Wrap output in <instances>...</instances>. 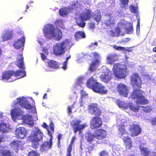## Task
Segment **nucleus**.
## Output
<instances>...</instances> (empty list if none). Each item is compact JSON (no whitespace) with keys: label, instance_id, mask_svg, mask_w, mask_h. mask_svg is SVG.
Returning <instances> with one entry per match:
<instances>
[{"label":"nucleus","instance_id":"nucleus-56","mask_svg":"<svg viewBox=\"0 0 156 156\" xmlns=\"http://www.w3.org/2000/svg\"><path fill=\"white\" fill-rule=\"evenodd\" d=\"M40 54L41 58L43 60H44L47 59L46 56L44 55V54L43 53H41Z\"/></svg>","mask_w":156,"mask_h":156},{"label":"nucleus","instance_id":"nucleus-48","mask_svg":"<svg viewBox=\"0 0 156 156\" xmlns=\"http://www.w3.org/2000/svg\"><path fill=\"white\" fill-rule=\"evenodd\" d=\"M77 24L78 26L83 28L85 26L86 23L82 20L80 23L77 22Z\"/></svg>","mask_w":156,"mask_h":156},{"label":"nucleus","instance_id":"nucleus-8","mask_svg":"<svg viewBox=\"0 0 156 156\" xmlns=\"http://www.w3.org/2000/svg\"><path fill=\"white\" fill-rule=\"evenodd\" d=\"M81 122V120H73L71 125L74 133H76L78 131H79V133L80 134L81 130L87 126L86 124H84L82 125L80 124Z\"/></svg>","mask_w":156,"mask_h":156},{"label":"nucleus","instance_id":"nucleus-25","mask_svg":"<svg viewBox=\"0 0 156 156\" xmlns=\"http://www.w3.org/2000/svg\"><path fill=\"white\" fill-rule=\"evenodd\" d=\"M90 126L92 129H96L98 128V117L97 116L92 118Z\"/></svg>","mask_w":156,"mask_h":156},{"label":"nucleus","instance_id":"nucleus-26","mask_svg":"<svg viewBox=\"0 0 156 156\" xmlns=\"http://www.w3.org/2000/svg\"><path fill=\"white\" fill-rule=\"evenodd\" d=\"M139 149L141 153L144 156H149L150 154V151L148 150L147 147H144L140 145L139 147Z\"/></svg>","mask_w":156,"mask_h":156},{"label":"nucleus","instance_id":"nucleus-14","mask_svg":"<svg viewBox=\"0 0 156 156\" xmlns=\"http://www.w3.org/2000/svg\"><path fill=\"white\" fill-rule=\"evenodd\" d=\"M117 90L119 94L125 97H127L128 90L126 85L121 83L119 84L117 87Z\"/></svg>","mask_w":156,"mask_h":156},{"label":"nucleus","instance_id":"nucleus-46","mask_svg":"<svg viewBox=\"0 0 156 156\" xmlns=\"http://www.w3.org/2000/svg\"><path fill=\"white\" fill-rule=\"evenodd\" d=\"M28 156H40V154L37 151H31L29 153Z\"/></svg>","mask_w":156,"mask_h":156},{"label":"nucleus","instance_id":"nucleus-22","mask_svg":"<svg viewBox=\"0 0 156 156\" xmlns=\"http://www.w3.org/2000/svg\"><path fill=\"white\" fill-rule=\"evenodd\" d=\"M53 142L52 140L50 139L49 141L44 142L41 145V147L44 150L49 149L51 147Z\"/></svg>","mask_w":156,"mask_h":156},{"label":"nucleus","instance_id":"nucleus-20","mask_svg":"<svg viewBox=\"0 0 156 156\" xmlns=\"http://www.w3.org/2000/svg\"><path fill=\"white\" fill-rule=\"evenodd\" d=\"M13 36V32L12 31L5 30L2 36L3 41H7L11 39L12 38Z\"/></svg>","mask_w":156,"mask_h":156},{"label":"nucleus","instance_id":"nucleus-7","mask_svg":"<svg viewBox=\"0 0 156 156\" xmlns=\"http://www.w3.org/2000/svg\"><path fill=\"white\" fill-rule=\"evenodd\" d=\"M68 42L65 41L55 44L53 47V53L56 56H60L65 53L66 47V44Z\"/></svg>","mask_w":156,"mask_h":156},{"label":"nucleus","instance_id":"nucleus-33","mask_svg":"<svg viewBox=\"0 0 156 156\" xmlns=\"http://www.w3.org/2000/svg\"><path fill=\"white\" fill-rule=\"evenodd\" d=\"M9 130V128L6 124L2 123L0 124V131L2 133L7 132Z\"/></svg>","mask_w":156,"mask_h":156},{"label":"nucleus","instance_id":"nucleus-60","mask_svg":"<svg viewBox=\"0 0 156 156\" xmlns=\"http://www.w3.org/2000/svg\"><path fill=\"white\" fill-rule=\"evenodd\" d=\"M129 0H121V2L123 5L127 4L128 3Z\"/></svg>","mask_w":156,"mask_h":156},{"label":"nucleus","instance_id":"nucleus-39","mask_svg":"<svg viewBox=\"0 0 156 156\" xmlns=\"http://www.w3.org/2000/svg\"><path fill=\"white\" fill-rule=\"evenodd\" d=\"M59 12L61 16L64 17L67 15V11L66 9L62 8L59 10Z\"/></svg>","mask_w":156,"mask_h":156},{"label":"nucleus","instance_id":"nucleus-4","mask_svg":"<svg viewBox=\"0 0 156 156\" xmlns=\"http://www.w3.org/2000/svg\"><path fill=\"white\" fill-rule=\"evenodd\" d=\"M55 30L53 26L51 25L44 27L43 29V33L47 38L50 39L51 37H55L56 40L59 41L62 38V32L59 30L57 32H55Z\"/></svg>","mask_w":156,"mask_h":156},{"label":"nucleus","instance_id":"nucleus-2","mask_svg":"<svg viewBox=\"0 0 156 156\" xmlns=\"http://www.w3.org/2000/svg\"><path fill=\"white\" fill-rule=\"evenodd\" d=\"M118 133L119 137L122 139L126 146L130 149L132 147V141L129 136V133L126 130L124 125H119L118 127Z\"/></svg>","mask_w":156,"mask_h":156},{"label":"nucleus","instance_id":"nucleus-42","mask_svg":"<svg viewBox=\"0 0 156 156\" xmlns=\"http://www.w3.org/2000/svg\"><path fill=\"white\" fill-rule=\"evenodd\" d=\"M141 107L143 108V111L146 113L151 112L152 109L151 107L149 106H142Z\"/></svg>","mask_w":156,"mask_h":156},{"label":"nucleus","instance_id":"nucleus-43","mask_svg":"<svg viewBox=\"0 0 156 156\" xmlns=\"http://www.w3.org/2000/svg\"><path fill=\"white\" fill-rule=\"evenodd\" d=\"M2 156H12V152L10 150H4L2 152Z\"/></svg>","mask_w":156,"mask_h":156},{"label":"nucleus","instance_id":"nucleus-59","mask_svg":"<svg viewBox=\"0 0 156 156\" xmlns=\"http://www.w3.org/2000/svg\"><path fill=\"white\" fill-rule=\"evenodd\" d=\"M94 45L97 46L98 45V43L97 42H95L94 43H91L89 46V47L90 48L93 47Z\"/></svg>","mask_w":156,"mask_h":156},{"label":"nucleus","instance_id":"nucleus-18","mask_svg":"<svg viewBox=\"0 0 156 156\" xmlns=\"http://www.w3.org/2000/svg\"><path fill=\"white\" fill-rule=\"evenodd\" d=\"M112 73L111 72H104L100 75L101 80L105 82H108L112 78Z\"/></svg>","mask_w":156,"mask_h":156},{"label":"nucleus","instance_id":"nucleus-36","mask_svg":"<svg viewBox=\"0 0 156 156\" xmlns=\"http://www.w3.org/2000/svg\"><path fill=\"white\" fill-rule=\"evenodd\" d=\"M115 20L112 17H110L109 20H107L105 23L107 27H111L115 24Z\"/></svg>","mask_w":156,"mask_h":156},{"label":"nucleus","instance_id":"nucleus-55","mask_svg":"<svg viewBox=\"0 0 156 156\" xmlns=\"http://www.w3.org/2000/svg\"><path fill=\"white\" fill-rule=\"evenodd\" d=\"M118 102V104L119 107H123V102L122 101H119Z\"/></svg>","mask_w":156,"mask_h":156},{"label":"nucleus","instance_id":"nucleus-45","mask_svg":"<svg viewBox=\"0 0 156 156\" xmlns=\"http://www.w3.org/2000/svg\"><path fill=\"white\" fill-rule=\"evenodd\" d=\"M79 5V3L77 2H73L70 5V8L72 9H76Z\"/></svg>","mask_w":156,"mask_h":156},{"label":"nucleus","instance_id":"nucleus-51","mask_svg":"<svg viewBox=\"0 0 156 156\" xmlns=\"http://www.w3.org/2000/svg\"><path fill=\"white\" fill-rule=\"evenodd\" d=\"M49 126L51 130L52 131L53 133L54 131V124L52 121H51L50 122L49 124Z\"/></svg>","mask_w":156,"mask_h":156},{"label":"nucleus","instance_id":"nucleus-38","mask_svg":"<svg viewBox=\"0 0 156 156\" xmlns=\"http://www.w3.org/2000/svg\"><path fill=\"white\" fill-rule=\"evenodd\" d=\"M127 24L129 26V27L126 28V30L127 33L129 34L132 33L133 30V24L130 23H128Z\"/></svg>","mask_w":156,"mask_h":156},{"label":"nucleus","instance_id":"nucleus-6","mask_svg":"<svg viewBox=\"0 0 156 156\" xmlns=\"http://www.w3.org/2000/svg\"><path fill=\"white\" fill-rule=\"evenodd\" d=\"M130 84L134 88L140 89L142 84L141 77L136 73H133L130 77Z\"/></svg>","mask_w":156,"mask_h":156},{"label":"nucleus","instance_id":"nucleus-37","mask_svg":"<svg viewBox=\"0 0 156 156\" xmlns=\"http://www.w3.org/2000/svg\"><path fill=\"white\" fill-rule=\"evenodd\" d=\"M112 35L114 37H118L120 32V29L119 27H116L115 30V31H111Z\"/></svg>","mask_w":156,"mask_h":156},{"label":"nucleus","instance_id":"nucleus-30","mask_svg":"<svg viewBox=\"0 0 156 156\" xmlns=\"http://www.w3.org/2000/svg\"><path fill=\"white\" fill-rule=\"evenodd\" d=\"M24 122L26 124L31 126L34 124L31 115L25 116L24 118Z\"/></svg>","mask_w":156,"mask_h":156},{"label":"nucleus","instance_id":"nucleus-62","mask_svg":"<svg viewBox=\"0 0 156 156\" xmlns=\"http://www.w3.org/2000/svg\"><path fill=\"white\" fill-rule=\"evenodd\" d=\"M151 122L153 125H156V117L154 118L152 120Z\"/></svg>","mask_w":156,"mask_h":156},{"label":"nucleus","instance_id":"nucleus-44","mask_svg":"<svg viewBox=\"0 0 156 156\" xmlns=\"http://www.w3.org/2000/svg\"><path fill=\"white\" fill-rule=\"evenodd\" d=\"M95 136L91 134H88L87 136H86L87 140L89 142L93 141L94 138Z\"/></svg>","mask_w":156,"mask_h":156},{"label":"nucleus","instance_id":"nucleus-52","mask_svg":"<svg viewBox=\"0 0 156 156\" xmlns=\"http://www.w3.org/2000/svg\"><path fill=\"white\" fill-rule=\"evenodd\" d=\"M11 117L12 119H15L16 117V114L15 112L14 111L11 112Z\"/></svg>","mask_w":156,"mask_h":156},{"label":"nucleus","instance_id":"nucleus-19","mask_svg":"<svg viewBox=\"0 0 156 156\" xmlns=\"http://www.w3.org/2000/svg\"><path fill=\"white\" fill-rule=\"evenodd\" d=\"M25 42V37L23 36L14 42L13 46L16 48L19 49L23 46Z\"/></svg>","mask_w":156,"mask_h":156},{"label":"nucleus","instance_id":"nucleus-53","mask_svg":"<svg viewBox=\"0 0 156 156\" xmlns=\"http://www.w3.org/2000/svg\"><path fill=\"white\" fill-rule=\"evenodd\" d=\"M89 27L90 29H93L95 27V24L94 23H89Z\"/></svg>","mask_w":156,"mask_h":156},{"label":"nucleus","instance_id":"nucleus-24","mask_svg":"<svg viewBox=\"0 0 156 156\" xmlns=\"http://www.w3.org/2000/svg\"><path fill=\"white\" fill-rule=\"evenodd\" d=\"M74 36L75 39L77 41L86 37L85 33L83 31H78L76 32Z\"/></svg>","mask_w":156,"mask_h":156},{"label":"nucleus","instance_id":"nucleus-15","mask_svg":"<svg viewBox=\"0 0 156 156\" xmlns=\"http://www.w3.org/2000/svg\"><path fill=\"white\" fill-rule=\"evenodd\" d=\"M17 103L19 104L22 107L27 109H30L32 108V106L30 104L27 102V101L23 97L18 98Z\"/></svg>","mask_w":156,"mask_h":156},{"label":"nucleus","instance_id":"nucleus-17","mask_svg":"<svg viewBox=\"0 0 156 156\" xmlns=\"http://www.w3.org/2000/svg\"><path fill=\"white\" fill-rule=\"evenodd\" d=\"M23 60V57L22 54H20L17 55L16 65L19 68L22 69H25Z\"/></svg>","mask_w":156,"mask_h":156},{"label":"nucleus","instance_id":"nucleus-10","mask_svg":"<svg viewBox=\"0 0 156 156\" xmlns=\"http://www.w3.org/2000/svg\"><path fill=\"white\" fill-rule=\"evenodd\" d=\"M93 17V20L98 22V17H95L94 15H93L92 12L89 9H86L85 11H83L80 18L83 21H85L90 20L91 18Z\"/></svg>","mask_w":156,"mask_h":156},{"label":"nucleus","instance_id":"nucleus-21","mask_svg":"<svg viewBox=\"0 0 156 156\" xmlns=\"http://www.w3.org/2000/svg\"><path fill=\"white\" fill-rule=\"evenodd\" d=\"M89 112L93 115H97L98 112V105L96 103H92L88 105Z\"/></svg>","mask_w":156,"mask_h":156},{"label":"nucleus","instance_id":"nucleus-57","mask_svg":"<svg viewBox=\"0 0 156 156\" xmlns=\"http://www.w3.org/2000/svg\"><path fill=\"white\" fill-rule=\"evenodd\" d=\"M48 135L50 136V139H51V140H52L53 139V136L51 132H50L48 129Z\"/></svg>","mask_w":156,"mask_h":156},{"label":"nucleus","instance_id":"nucleus-64","mask_svg":"<svg viewBox=\"0 0 156 156\" xmlns=\"http://www.w3.org/2000/svg\"><path fill=\"white\" fill-rule=\"evenodd\" d=\"M66 156H71V152L67 151V154Z\"/></svg>","mask_w":156,"mask_h":156},{"label":"nucleus","instance_id":"nucleus-50","mask_svg":"<svg viewBox=\"0 0 156 156\" xmlns=\"http://www.w3.org/2000/svg\"><path fill=\"white\" fill-rule=\"evenodd\" d=\"M81 96V98L84 97L85 96H87L88 94L84 90H82L80 91Z\"/></svg>","mask_w":156,"mask_h":156},{"label":"nucleus","instance_id":"nucleus-9","mask_svg":"<svg viewBox=\"0 0 156 156\" xmlns=\"http://www.w3.org/2000/svg\"><path fill=\"white\" fill-rule=\"evenodd\" d=\"M129 130L131 131V136L132 137L137 136L141 132V129L140 126L134 123L130 125Z\"/></svg>","mask_w":156,"mask_h":156},{"label":"nucleus","instance_id":"nucleus-34","mask_svg":"<svg viewBox=\"0 0 156 156\" xmlns=\"http://www.w3.org/2000/svg\"><path fill=\"white\" fill-rule=\"evenodd\" d=\"M98 63V59H96L95 61L92 62L90 65V67L89 69V71L91 72H93L95 71L96 68V65Z\"/></svg>","mask_w":156,"mask_h":156},{"label":"nucleus","instance_id":"nucleus-5","mask_svg":"<svg viewBox=\"0 0 156 156\" xmlns=\"http://www.w3.org/2000/svg\"><path fill=\"white\" fill-rule=\"evenodd\" d=\"M119 64H115L113 65V73L115 77L118 79L125 78L129 73L127 69L126 66L124 68L119 67Z\"/></svg>","mask_w":156,"mask_h":156},{"label":"nucleus","instance_id":"nucleus-54","mask_svg":"<svg viewBox=\"0 0 156 156\" xmlns=\"http://www.w3.org/2000/svg\"><path fill=\"white\" fill-rule=\"evenodd\" d=\"M67 62H66V61H65L63 62V66L62 67V68L65 69L67 68Z\"/></svg>","mask_w":156,"mask_h":156},{"label":"nucleus","instance_id":"nucleus-1","mask_svg":"<svg viewBox=\"0 0 156 156\" xmlns=\"http://www.w3.org/2000/svg\"><path fill=\"white\" fill-rule=\"evenodd\" d=\"M43 133L39 129L32 131L28 137L29 140L31 142V147L34 149L38 148L40 144L39 142L42 141Z\"/></svg>","mask_w":156,"mask_h":156},{"label":"nucleus","instance_id":"nucleus-11","mask_svg":"<svg viewBox=\"0 0 156 156\" xmlns=\"http://www.w3.org/2000/svg\"><path fill=\"white\" fill-rule=\"evenodd\" d=\"M87 87L91 89L94 92L98 93V82L95 80L93 77H90L87 82Z\"/></svg>","mask_w":156,"mask_h":156},{"label":"nucleus","instance_id":"nucleus-23","mask_svg":"<svg viewBox=\"0 0 156 156\" xmlns=\"http://www.w3.org/2000/svg\"><path fill=\"white\" fill-rule=\"evenodd\" d=\"M117 55L115 54H111L108 55L107 57V63L112 65L116 60Z\"/></svg>","mask_w":156,"mask_h":156},{"label":"nucleus","instance_id":"nucleus-58","mask_svg":"<svg viewBox=\"0 0 156 156\" xmlns=\"http://www.w3.org/2000/svg\"><path fill=\"white\" fill-rule=\"evenodd\" d=\"M102 125V121L101 119L98 117V127L99 126H101Z\"/></svg>","mask_w":156,"mask_h":156},{"label":"nucleus","instance_id":"nucleus-40","mask_svg":"<svg viewBox=\"0 0 156 156\" xmlns=\"http://www.w3.org/2000/svg\"><path fill=\"white\" fill-rule=\"evenodd\" d=\"M75 139V137L73 136L71 140L70 144L69 145L68 147L67 148V151L71 152L72 148L73 147V145L74 142V140Z\"/></svg>","mask_w":156,"mask_h":156},{"label":"nucleus","instance_id":"nucleus-49","mask_svg":"<svg viewBox=\"0 0 156 156\" xmlns=\"http://www.w3.org/2000/svg\"><path fill=\"white\" fill-rule=\"evenodd\" d=\"M74 105L73 104L71 106H68L67 108V111L69 113H71L72 112V109L73 108H74Z\"/></svg>","mask_w":156,"mask_h":156},{"label":"nucleus","instance_id":"nucleus-13","mask_svg":"<svg viewBox=\"0 0 156 156\" xmlns=\"http://www.w3.org/2000/svg\"><path fill=\"white\" fill-rule=\"evenodd\" d=\"M46 65L44 67L45 70L47 71H51L48 67L54 69H57L59 68L58 63L54 60H50L46 63Z\"/></svg>","mask_w":156,"mask_h":156},{"label":"nucleus","instance_id":"nucleus-31","mask_svg":"<svg viewBox=\"0 0 156 156\" xmlns=\"http://www.w3.org/2000/svg\"><path fill=\"white\" fill-rule=\"evenodd\" d=\"M128 106L131 111L133 112H138L139 110L140 106H139L135 105L131 103H128Z\"/></svg>","mask_w":156,"mask_h":156},{"label":"nucleus","instance_id":"nucleus-29","mask_svg":"<svg viewBox=\"0 0 156 156\" xmlns=\"http://www.w3.org/2000/svg\"><path fill=\"white\" fill-rule=\"evenodd\" d=\"M14 76L15 77L20 76L22 78L26 75V72L24 71L18 70L16 71H14Z\"/></svg>","mask_w":156,"mask_h":156},{"label":"nucleus","instance_id":"nucleus-41","mask_svg":"<svg viewBox=\"0 0 156 156\" xmlns=\"http://www.w3.org/2000/svg\"><path fill=\"white\" fill-rule=\"evenodd\" d=\"M130 11L132 13H138V8L137 7L133 6L132 5H131L129 6Z\"/></svg>","mask_w":156,"mask_h":156},{"label":"nucleus","instance_id":"nucleus-3","mask_svg":"<svg viewBox=\"0 0 156 156\" xmlns=\"http://www.w3.org/2000/svg\"><path fill=\"white\" fill-rule=\"evenodd\" d=\"M144 91L135 88L131 94V98L136 100V103L140 105H146L149 103L148 100L143 95Z\"/></svg>","mask_w":156,"mask_h":156},{"label":"nucleus","instance_id":"nucleus-28","mask_svg":"<svg viewBox=\"0 0 156 156\" xmlns=\"http://www.w3.org/2000/svg\"><path fill=\"white\" fill-rule=\"evenodd\" d=\"M106 135V131L105 130L100 129H98V139H102L105 138Z\"/></svg>","mask_w":156,"mask_h":156},{"label":"nucleus","instance_id":"nucleus-32","mask_svg":"<svg viewBox=\"0 0 156 156\" xmlns=\"http://www.w3.org/2000/svg\"><path fill=\"white\" fill-rule=\"evenodd\" d=\"M107 91L105 87L98 83V93L101 94H105L107 93Z\"/></svg>","mask_w":156,"mask_h":156},{"label":"nucleus","instance_id":"nucleus-63","mask_svg":"<svg viewBox=\"0 0 156 156\" xmlns=\"http://www.w3.org/2000/svg\"><path fill=\"white\" fill-rule=\"evenodd\" d=\"M62 135L61 134H59L57 138L58 140H60L61 139Z\"/></svg>","mask_w":156,"mask_h":156},{"label":"nucleus","instance_id":"nucleus-35","mask_svg":"<svg viewBox=\"0 0 156 156\" xmlns=\"http://www.w3.org/2000/svg\"><path fill=\"white\" fill-rule=\"evenodd\" d=\"M11 144L12 147L18 149L21 146V142L19 140L13 141L11 142Z\"/></svg>","mask_w":156,"mask_h":156},{"label":"nucleus","instance_id":"nucleus-16","mask_svg":"<svg viewBox=\"0 0 156 156\" xmlns=\"http://www.w3.org/2000/svg\"><path fill=\"white\" fill-rule=\"evenodd\" d=\"M14 71L9 70L2 73L1 76L2 80H7L10 79L12 76H14Z\"/></svg>","mask_w":156,"mask_h":156},{"label":"nucleus","instance_id":"nucleus-12","mask_svg":"<svg viewBox=\"0 0 156 156\" xmlns=\"http://www.w3.org/2000/svg\"><path fill=\"white\" fill-rule=\"evenodd\" d=\"M27 133L26 129L23 127H19L15 130L16 136L19 139H23L26 137Z\"/></svg>","mask_w":156,"mask_h":156},{"label":"nucleus","instance_id":"nucleus-61","mask_svg":"<svg viewBox=\"0 0 156 156\" xmlns=\"http://www.w3.org/2000/svg\"><path fill=\"white\" fill-rule=\"evenodd\" d=\"M43 127L46 129H48V126L47 124L44 122L42 125Z\"/></svg>","mask_w":156,"mask_h":156},{"label":"nucleus","instance_id":"nucleus-47","mask_svg":"<svg viewBox=\"0 0 156 156\" xmlns=\"http://www.w3.org/2000/svg\"><path fill=\"white\" fill-rule=\"evenodd\" d=\"M100 156H108V153L105 150H103L99 152Z\"/></svg>","mask_w":156,"mask_h":156},{"label":"nucleus","instance_id":"nucleus-27","mask_svg":"<svg viewBox=\"0 0 156 156\" xmlns=\"http://www.w3.org/2000/svg\"><path fill=\"white\" fill-rule=\"evenodd\" d=\"M113 48L119 51H126L128 52H132L133 50L131 49V47L128 48H125L124 47L117 46L116 45H114L113 46Z\"/></svg>","mask_w":156,"mask_h":156}]
</instances>
